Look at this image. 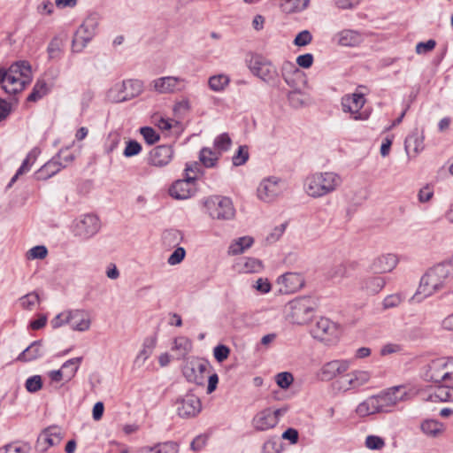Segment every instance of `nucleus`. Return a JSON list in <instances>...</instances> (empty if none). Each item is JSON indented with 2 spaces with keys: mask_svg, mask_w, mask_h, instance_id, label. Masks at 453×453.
Returning <instances> with one entry per match:
<instances>
[{
  "mask_svg": "<svg viewBox=\"0 0 453 453\" xmlns=\"http://www.w3.org/2000/svg\"><path fill=\"white\" fill-rule=\"evenodd\" d=\"M173 155L174 150L171 145L156 146L148 155V164L158 168L165 167L172 161Z\"/></svg>",
  "mask_w": 453,
  "mask_h": 453,
  "instance_id": "20",
  "label": "nucleus"
},
{
  "mask_svg": "<svg viewBox=\"0 0 453 453\" xmlns=\"http://www.w3.org/2000/svg\"><path fill=\"white\" fill-rule=\"evenodd\" d=\"M285 189L284 181L275 176L264 179L257 187V197L265 203L275 200Z\"/></svg>",
  "mask_w": 453,
  "mask_h": 453,
  "instance_id": "11",
  "label": "nucleus"
},
{
  "mask_svg": "<svg viewBox=\"0 0 453 453\" xmlns=\"http://www.w3.org/2000/svg\"><path fill=\"white\" fill-rule=\"evenodd\" d=\"M444 369L446 376V383L453 384V357H445Z\"/></svg>",
  "mask_w": 453,
  "mask_h": 453,
  "instance_id": "64",
  "label": "nucleus"
},
{
  "mask_svg": "<svg viewBox=\"0 0 453 453\" xmlns=\"http://www.w3.org/2000/svg\"><path fill=\"white\" fill-rule=\"evenodd\" d=\"M371 377V373L368 371L355 370L348 373L344 378V383L347 386L346 389H357L367 384Z\"/></svg>",
  "mask_w": 453,
  "mask_h": 453,
  "instance_id": "27",
  "label": "nucleus"
},
{
  "mask_svg": "<svg viewBox=\"0 0 453 453\" xmlns=\"http://www.w3.org/2000/svg\"><path fill=\"white\" fill-rule=\"evenodd\" d=\"M219 157V153L211 148L204 147L199 152V160L206 168L215 167Z\"/></svg>",
  "mask_w": 453,
  "mask_h": 453,
  "instance_id": "35",
  "label": "nucleus"
},
{
  "mask_svg": "<svg viewBox=\"0 0 453 453\" xmlns=\"http://www.w3.org/2000/svg\"><path fill=\"white\" fill-rule=\"evenodd\" d=\"M20 306L28 311L35 309L40 303V297L36 292H30L19 298Z\"/></svg>",
  "mask_w": 453,
  "mask_h": 453,
  "instance_id": "42",
  "label": "nucleus"
},
{
  "mask_svg": "<svg viewBox=\"0 0 453 453\" xmlns=\"http://www.w3.org/2000/svg\"><path fill=\"white\" fill-rule=\"evenodd\" d=\"M176 412L182 418L197 416L202 411V403L198 396L188 393L175 401Z\"/></svg>",
  "mask_w": 453,
  "mask_h": 453,
  "instance_id": "14",
  "label": "nucleus"
},
{
  "mask_svg": "<svg viewBox=\"0 0 453 453\" xmlns=\"http://www.w3.org/2000/svg\"><path fill=\"white\" fill-rule=\"evenodd\" d=\"M444 364H446L445 357L436 358L429 362L424 368V379L437 384L446 383Z\"/></svg>",
  "mask_w": 453,
  "mask_h": 453,
  "instance_id": "22",
  "label": "nucleus"
},
{
  "mask_svg": "<svg viewBox=\"0 0 453 453\" xmlns=\"http://www.w3.org/2000/svg\"><path fill=\"white\" fill-rule=\"evenodd\" d=\"M249 158V151L246 146H240L237 152L233 156L232 162L235 166L242 165Z\"/></svg>",
  "mask_w": 453,
  "mask_h": 453,
  "instance_id": "52",
  "label": "nucleus"
},
{
  "mask_svg": "<svg viewBox=\"0 0 453 453\" xmlns=\"http://www.w3.org/2000/svg\"><path fill=\"white\" fill-rule=\"evenodd\" d=\"M186 251L182 247H178L168 257L167 263L171 265L180 264L185 257Z\"/></svg>",
  "mask_w": 453,
  "mask_h": 453,
  "instance_id": "59",
  "label": "nucleus"
},
{
  "mask_svg": "<svg viewBox=\"0 0 453 453\" xmlns=\"http://www.w3.org/2000/svg\"><path fill=\"white\" fill-rule=\"evenodd\" d=\"M26 389L30 393L39 391L42 387V380L40 375H34L27 379L25 383Z\"/></svg>",
  "mask_w": 453,
  "mask_h": 453,
  "instance_id": "51",
  "label": "nucleus"
},
{
  "mask_svg": "<svg viewBox=\"0 0 453 453\" xmlns=\"http://www.w3.org/2000/svg\"><path fill=\"white\" fill-rule=\"evenodd\" d=\"M142 151V145L134 140L127 142L126 148L124 149L123 155L126 157H131L140 154Z\"/></svg>",
  "mask_w": 453,
  "mask_h": 453,
  "instance_id": "53",
  "label": "nucleus"
},
{
  "mask_svg": "<svg viewBox=\"0 0 453 453\" xmlns=\"http://www.w3.org/2000/svg\"><path fill=\"white\" fill-rule=\"evenodd\" d=\"M230 353V349L226 345L219 344L213 349V355L218 362H223L226 360Z\"/></svg>",
  "mask_w": 453,
  "mask_h": 453,
  "instance_id": "60",
  "label": "nucleus"
},
{
  "mask_svg": "<svg viewBox=\"0 0 453 453\" xmlns=\"http://www.w3.org/2000/svg\"><path fill=\"white\" fill-rule=\"evenodd\" d=\"M277 283L280 293L289 294L299 290L304 284V279L301 273H286L278 278Z\"/></svg>",
  "mask_w": 453,
  "mask_h": 453,
  "instance_id": "23",
  "label": "nucleus"
},
{
  "mask_svg": "<svg viewBox=\"0 0 453 453\" xmlns=\"http://www.w3.org/2000/svg\"><path fill=\"white\" fill-rule=\"evenodd\" d=\"M453 275L451 262H442L429 268L421 277L419 285L410 302L420 303L441 290Z\"/></svg>",
  "mask_w": 453,
  "mask_h": 453,
  "instance_id": "1",
  "label": "nucleus"
},
{
  "mask_svg": "<svg viewBox=\"0 0 453 453\" xmlns=\"http://www.w3.org/2000/svg\"><path fill=\"white\" fill-rule=\"evenodd\" d=\"M34 153H35V150L31 151L27 156V157L22 162V165L18 169L16 174L12 178L11 182L9 183V186H12V184L16 181V180L19 178V175H22L30 170V167L35 159V155Z\"/></svg>",
  "mask_w": 453,
  "mask_h": 453,
  "instance_id": "45",
  "label": "nucleus"
},
{
  "mask_svg": "<svg viewBox=\"0 0 453 453\" xmlns=\"http://www.w3.org/2000/svg\"><path fill=\"white\" fill-rule=\"evenodd\" d=\"M196 177L188 176L183 180H176L170 188L169 194L172 197L184 200L191 197L196 193Z\"/></svg>",
  "mask_w": 453,
  "mask_h": 453,
  "instance_id": "18",
  "label": "nucleus"
},
{
  "mask_svg": "<svg viewBox=\"0 0 453 453\" xmlns=\"http://www.w3.org/2000/svg\"><path fill=\"white\" fill-rule=\"evenodd\" d=\"M143 88L139 80H127L114 84L106 93L108 101L122 103L138 96Z\"/></svg>",
  "mask_w": 453,
  "mask_h": 453,
  "instance_id": "5",
  "label": "nucleus"
},
{
  "mask_svg": "<svg viewBox=\"0 0 453 453\" xmlns=\"http://www.w3.org/2000/svg\"><path fill=\"white\" fill-rule=\"evenodd\" d=\"M288 319L294 324L304 325L308 323L316 310V302L310 296H301L290 301L287 304Z\"/></svg>",
  "mask_w": 453,
  "mask_h": 453,
  "instance_id": "4",
  "label": "nucleus"
},
{
  "mask_svg": "<svg viewBox=\"0 0 453 453\" xmlns=\"http://www.w3.org/2000/svg\"><path fill=\"white\" fill-rule=\"evenodd\" d=\"M140 134L142 135L144 141L149 144H155L159 141L160 136L156 130L150 127H143L140 128Z\"/></svg>",
  "mask_w": 453,
  "mask_h": 453,
  "instance_id": "47",
  "label": "nucleus"
},
{
  "mask_svg": "<svg viewBox=\"0 0 453 453\" xmlns=\"http://www.w3.org/2000/svg\"><path fill=\"white\" fill-rule=\"evenodd\" d=\"M378 402V408L380 413H388L407 395L403 386H395L373 395Z\"/></svg>",
  "mask_w": 453,
  "mask_h": 453,
  "instance_id": "8",
  "label": "nucleus"
},
{
  "mask_svg": "<svg viewBox=\"0 0 453 453\" xmlns=\"http://www.w3.org/2000/svg\"><path fill=\"white\" fill-rule=\"evenodd\" d=\"M63 437L64 434L61 427L58 426H48L39 434L36 448L40 451H46L49 448L58 445Z\"/></svg>",
  "mask_w": 453,
  "mask_h": 453,
  "instance_id": "17",
  "label": "nucleus"
},
{
  "mask_svg": "<svg viewBox=\"0 0 453 453\" xmlns=\"http://www.w3.org/2000/svg\"><path fill=\"white\" fill-rule=\"evenodd\" d=\"M311 335L321 342H332L340 335L338 326L327 318H320L311 330Z\"/></svg>",
  "mask_w": 453,
  "mask_h": 453,
  "instance_id": "12",
  "label": "nucleus"
},
{
  "mask_svg": "<svg viewBox=\"0 0 453 453\" xmlns=\"http://www.w3.org/2000/svg\"><path fill=\"white\" fill-rule=\"evenodd\" d=\"M209 369H211V366L207 360L193 357L185 363L182 373L188 382L203 385L205 373Z\"/></svg>",
  "mask_w": 453,
  "mask_h": 453,
  "instance_id": "10",
  "label": "nucleus"
},
{
  "mask_svg": "<svg viewBox=\"0 0 453 453\" xmlns=\"http://www.w3.org/2000/svg\"><path fill=\"white\" fill-rule=\"evenodd\" d=\"M335 38L338 44L346 47H355L361 43L363 40L362 35L357 31L350 29L339 32Z\"/></svg>",
  "mask_w": 453,
  "mask_h": 453,
  "instance_id": "31",
  "label": "nucleus"
},
{
  "mask_svg": "<svg viewBox=\"0 0 453 453\" xmlns=\"http://www.w3.org/2000/svg\"><path fill=\"white\" fill-rule=\"evenodd\" d=\"M342 182V177L335 172H315L304 179L303 190L311 198H321L337 191Z\"/></svg>",
  "mask_w": 453,
  "mask_h": 453,
  "instance_id": "2",
  "label": "nucleus"
},
{
  "mask_svg": "<svg viewBox=\"0 0 453 453\" xmlns=\"http://www.w3.org/2000/svg\"><path fill=\"white\" fill-rule=\"evenodd\" d=\"M187 81L175 76H165L154 80L151 83L153 89L160 94H172L185 89Z\"/></svg>",
  "mask_w": 453,
  "mask_h": 453,
  "instance_id": "16",
  "label": "nucleus"
},
{
  "mask_svg": "<svg viewBox=\"0 0 453 453\" xmlns=\"http://www.w3.org/2000/svg\"><path fill=\"white\" fill-rule=\"evenodd\" d=\"M236 269L242 273H259L264 269L261 260L255 257H244L236 264Z\"/></svg>",
  "mask_w": 453,
  "mask_h": 453,
  "instance_id": "32",
  "label": "nucleus"
},
{
  "mask_svg": "<svg viewBox=\"0 0 453 453\" xmlns=\"http://www.w3.org/2000/svg\"><path fill=\"white\" fill-rule=\"evenodd\" d=\"M386 285V280L380 276H371L365 278L361 282V288L370 295L380 292Z\"/></svg>",
  "mask_w": 453,
  "mask_h": 453,
  "instance_id": "33",
  "label": "nucleus"
},
{
  "mask_svg": "<svg viewBox=\"0 0 453 453\" xmlns=\"http://www.w3.org/2000/svg\"><path fill=\"white\" fill-rule=\"evenodd\" d=\"M280 445L277 440L270 439L266 441L262 448V453H280Z\"/></svg>",
  "mask_w": 453,
  "mask_h": 453,
  "instance_id": "62",
  "label": "nucleus"
},
{
  "mask_svg": "<svg viewBox=\"0 0 453 453\" xmlns=\"http://www.w3.org/2000/svg\"><path fill=\"white\" fill-rule=\"evenodd\" d=\"M99 24V17L96 13L89 14L77 29L73 39L74 51H81L96 35Z\"/></svg>",
  "mask_w": 453,
  "mask_h": 453,
  "instance_id": "6",
  "label": "nucleus"
},
{
  "mask_svg": "<svg viewBox=\"0 0 453 453\" xmlns=\"http://www.w3.org/2000/svg\"><path fill=\"white\" fill-rule=\"evenodd\" d=\"M178 444L173 441L157 443L153 447H144L141 449L142 453H178Z\"/></svg>",
  "mask_w": 453,
  "mask_h": 453,
  "instance_id": "37",
  "label": "nucleus"
},
{
  "mask_svg": "<svg viewBox=\"0 0 453 453\" xmlns=\"http://www.w3.org/2000/svg\"><path fill=\"white\" fill-rule=\"evenodd\" d=\"M365 101L363 94L353 93L346 95L342 98V111L350 113L355 120H366L370 113L366 111H361Z\"/></svg>",
  "mask_w": 453,
  "mask_h": 453,
  "instance_id": "13",
  "label": "nucleus"
},
{
  "mask_svg": "<svg viewBox=\"0 0 453 453\" xmlns=\"http://www.w3.org/2000/svg\"><path fill=\"white\" fill-rule=\"evenodd\" d=\"M47 51L50 58H58L61 51L59 39L53 38L48 45Z\"/></svg>",
  "mask_w": 453,
  "mask_h": 453,
  "instance_id": "61",
  "label": "nucleus"
},
{
  "mask_svg": "<svg viewBox=\"0 0 453 453\" xmlns=\"http://www.w3.org/2000/svg\"><path fill=\"white\" fill-rule=\"evenodd\" d=\"M100 229V220L94 214H85L75 220L74 234L84 239L95 235Z\"/></svg>",
  "mask_w": 453,
  "mask_h": 453,
  "instance_id": "15",
  "label": "nucleus"
},
{
  "mask_svg": "<svg viewBox=\"0 0 453 453\" xmlns=\"http://www.w3.org/2000/svg\"><path fill=\"white\" fill-rule=\"evenodd\" d=\"M404 298L402 293L388 295L384 298L382 306L385 310L397 307L403 302Z\"/></svg>",
  "mask_w": 453,
  "mask_h": 453,
  "instance_id": "46",
  "label": "nucleus"
},
{
  "mask_svg": "<svg viewBox=\"0 0 453 453\" xmlns=\"http://www.w3.org/2000/svg\"><path fill=\"white\" fill-rule=\"evenodd\" d=\"M48 93V86L44 81H37L32 92L27 97V101L35 102Z\"/></svg>",
  "mask_w": 453,
  "mask_h": 453,
  "instance_id": "43",
  "label": "nucleus"
},
{
  "mask_svg": "<svg viewBox=\"0 0 453 453\" xmlns=\"http://www.w3.org/2000/svg\"><path fill=\"white\" fill-rule=\"evenodd\" d=\"M153 342H145L143 343L142 349L139 351L138 355L136 356L134 359V365L138 367H141L144 365L146 360L150 357L153 350Z\"/></svg>",
  "mask_w": 453,
  "mask_h": 453,
  "instance_id": "44",
  "label": "nucleus"
},
{
  "mask_svg": "<svg viewBox=\"0 0 453 453\" xmlns=\"http://www.w3.org/2000/svg\"><path fill=\"white\" fill-rule=\"evenodd\" d=\"M436 42L430 39L426 42H420L416 45V52L418 54H426L434 49Z\"/></svg>",
  "mask_w": 453,
  "mask_h": 453,
  "instance_id": "63",
  "label": "nucleus"
},
{
  "mask_svg": "<svg viewBox=\"0 0 453 453\" xmlns=\"http://www.w3.org/2000/svg\"><path fill=\"white\" fill-rule=\"evenodd\" d=\"M165 242L170 245H178L183 240V234L180 230L170 229L164 233Z\"/></svg>",
  "mask_w": 453,
  "mask_h": 453,
  "instance_id": "49",
  "label": "nucleus"
},
{
  "mask_svg": "<svg viewBox=\"0 0 453 453\" xmlns=\"http://www.w3.org/2000/svg\"><path fill=\"white\" fill-rule=\"evenodd\" d=\"M441 425L435 420H426L421 424V430L424 434L435 436L441 432Z\"/></svg>",
  "mask_w": 453,
  "mask_h": 453,
  "instance_id": "48",
  "label": "nucleus"
},
{
  "mask_svg": "<svg viewBox=\"0 0 453 453\" xmlns=\"http://www.w3.org/2000/svg\"><path fill=\"white\" fill-rule=\"evenodd\" d=\"M310 0H280V10L288 14L300 12L303 11L309 4Z\"/></svg>",
  "mask_w": 453,
  "mask_h": 453,
  "instance_id": "36",
  "label": "nucleus"
},
{
  "mask_svg": "<svg viewBox=\"0 0 453 453\" xmlns=\"http://www.w3.org/2000/svg\"><path fill=\"white\" fill-rule=\"evenodd\" d=\"M453 384L441 383L435 389L434 393L431 395V398L434 401L439 402H450L453 401Z\"/></svg>",
  "mask_w": 453,
  "mask_h": 453,
  "instance_id": "38",
  "label": "nucleus"
},
{
  "mask_svg": "<svg viewBox=\"0 0 453 453\" xmlns=\"http://www.w3.org/2000/svg\"><path fill=\"white\" fill-rule=\"evenodd\" d=\"M210 216L219 220H229L234 217L235 210L230 198L212 196L204 202Z\"/></svg>",
  "mask_w": 453,
  "mask_h": 453,
  "instance_id": "7",
  "label": "nucleus"
},
{
  "mask_svg": "<svg viewBox=\"0 0 453 453\" xmlns=\"http://www.w3.org/2000/svg\"><path fill=\"white\" fill-rule=\"evenodd\" d=\"M48 250L45 246L38 245L30 249L27 253L28 259H42L47 256Z\"/></svg>",
  "mask_w": 453,
  "mask_h": 453,
  "instance_id": "58",
  "label": "nucleus"
},
{
  "mask_svg": "<svg viewBox=\"0 0 453 453\" xmlns=\"http://www.w3.org/2000/svg\"><path fill=\"white\" fill-rule=\"evenodd\" d=\"M312 38V35L309 30H303L296 35L294 39V44L298 47H304L311 42Z\"/></svg>",
  "mask_w": 453,
  "mask_h": 453,
  "instance_id": "55",
  "label": "nucleus"
},
{
  "mask_svg": "<svg viewBox=\"0 0 453 453\" xmlns=\"http://www.w3.org/2000/svg\"><path fill=\"white\" fill-rule=\"evenodd\" d=\"M31 81V67L21 61L12 65L6 71L3 88L6 93L16 94L22 91Z\"/></svg>",
  "mask_w": 453,
  "mask_h": 453,
  "instance_id": "3",
  "label": "nucleus"
},
{
  "mask_svg": "<svg viewBox=\"0 0 453 453\" xmlns=\"http://www.w3.org/2000/svg\"><path fill=\"white\" fill-rule=\"evenodd\" d=\"M254 243V239L251 236H242L233 241L228 248L229 255H239L243 253Z\"/></svg>",
  "mask_w": 453,
  "mask_h": 453,
  "instance_id": "34",
  "label": "nucleus"
},
{
  "mask_svg": "<svg viewBox=\"0 0 453 453\" xmlns=\"http://www.w3.org/2000/svg\"><path fill=\"white\" fill-rule=\"evenodd\" d=\"M232 144V140L227 133H223L218 135L213 142L214 150L219 153L221 156L222 152L227 151Z\"/></svg>",
  "mask_w": 453,
  "mask_h": 453,
  "instance_id": "41",
  "label": "nucleus"
},
{
  "mask_svg": "<svg viewBox=\"0 0 453 453\" xmlns=\"http://www.w3.org/2000/svg\"><path fill=\"white\" fill-rule=\"evenodd\" d=\"M351 361L348 359H335L322 365L319 371L321 380L329 381L344 373L350 367Z\"/></svg>",
  "mask_w": 453,
  "mask_h": 453,
  "instance_id": "19",
  "label": "nucleus"
},
{
  "mask_svg": "<svg viewBox=\"0 0 453 453\" xmlns=\"http://www.w3.org/2000/svg\"><path fill=\"white\" fill-rule=\"evenodd\" d=\"M275 380L280 388L286 389L293 383L294 377L290 372H282L276 375Z\"/></svg>",
  "mask_w": 453,
  "mask_h": 453,
  "instance_id": "56",
  "label": "nucleus"
},
{
  "mask_svg": "<svg viewBox=\"0 0 453 453\" xmlns=\"http://www.w3.org/2000/svg\"><path fill=\"white\" fill-rule=\"evenodd\" d=\"M63 167H65L63 162H59L56 157H53L35 173V178L39 180H45L58 173Z\"/></svg>",
  "mask_w": 453,
  "mask_h": 453,
  "instance_id": "30",
  "label": "nucleus"
},
{
  "mask_svg": "<svg viewBox=\"0 0 453 453\" xmlns=\"http://www.w3.org/2000/svg\"><path fill=\"white\" fill-rule=\"evenodd\" d=\"M44 353L42 341H35L18 356L17 361L31 362L43 357Z\"/></svg>",
  "mask_w": 453,
  "mask_h": 453,
  "instance_id": "28",
  "label": "nucleus"
},
{
  "mask_svg": "<svg viewBox=\"0 0 453 453\" xmlns=\"http://www.w3.org/2000/svg\"><path fill=\"white\" fill-rule=\"evenodd\" d=\"M248 66L250 72L259 79L267 83L273 82L277 78L275 66L261 55H251L248 60Z\"/></svg>",
  "mask_w": 453,
  "mask_h": 453,
  "instance_id": "9",
  "label": "nucleus"
},
{
  "mask_svg": "<svg viewBox=\"0 0 453 453\" xmlns=\"http://www.w3.org/2000/svg\"><path fill=\"white\" fill-rule=\"evenodd\" d=\"M252 427L257 432H265L277 426V419L273 409L265 408L255 414L251 420Z\"/></svg>",
  "mask_w": 453,
  "mask_h": 453,
  "instance_id": "24",
  "label": "nucleus"
},
{
  "mask_svg": "<svg viewBox=\"0 0 453 453\" xmlns=\"http://www.w3.org/2000/svg\"><path fill=\"white\" fill-rule=\"evenodd\" d=\"M82 359V357L71 358L65 361L59 370L50 371L48 375L50 380L55 382H59L62 380L69 381L74 377Z\"/></svg>",
  "mask_w": 453,
  "mask_h": 453,
  "instance_id": "21",
  "label": "nucleus"
},
{
  "mask_svg": "<svg viewBox=\"0 0 453 453\" xmlns=\"http://www.w3.org/2000/svg\"><path fill=\"white\" fill-rule=\"evenodd\" d=\"M29 448L26 444L19 442L10 443L0 449V453H28Z\"/></svg>",
  "mask_w": 453,
  "mask_h": 453,
  "instance_id": "54",
  "label": "nucleus"
},
{
  "mask_svg": "<svg viewBox=\"0 0 453 453\" xmlns=\"http://www.w3.org/2000/svg\"><path fill=\"white\" fill-rule=\"evenodd\" d=\"M413 147V150L416 154L420 152L423 150V138L419 137L418 134H412L408 136L405 139V149Z\"/></svg>",
  "mask_w": 453,
  "mask_h": 453,
  "instance_id": "50",
  "label": "nucleus"
},
{
  "mask_svg": "<svg viewBox=\"0 0 453 453\" xmlns=\"http://www.w3.org/2000/svg\"><path fill=\"white\" fill-rule=\"evenodd\" d=\"M192 349L191 341L184 336L176 337L172 349L176 351L179 357H185Z\"/></svg>",
  "mask_w": 453,
  "mask_h": 453,
  "instance_id": "40",
  "label": "nucleus"
},
{
  "mask_svg": "<svg viewBox=\"0 0 453 453\" xmlns=\"http://www.w3.org/2000/svg\"><path fill=\"white\" fill-rule=\"evenodd\" d=\"M398 264V258L395 254H384L379 256L372 262L370 269L374 273H386L392 272Z\"/></svg>",
  "mask_w": 453,
  "mask_h": 453,
  "instance_id": "25",
  "label": "nucleus"
},
{
  "mask_svg": "<svg viewBox=\"0 0 453 453\" xmlns=\"http://www.w3.org/2000/svg\"><path fill=\"white\" fill-rule=\"evenodd\" d=\"M378 406V402L372 395L359 403L355 410V412L359 418H365L371 415L380 413Z\"/></svg>",
  "mask_w": 453,
  "mask_h": 453,
  "instance_id": "29",
  "label": "nucleus"
},
{
  "mask_svg": "<svg viewBox=\"0 0 453 453\" xmlns=\"http://www.w3.org/2000/svg\"><path fill=\"white\" fill-rule=\"evenodd\" d=\"M385 446L384 440L377 435H368L365 439V447L369 449L378 450Z\"/></svg>",
  "mask_w": 453,
  "mask_h": 453,
  "instance_id": "57",
  "label": "nucleus"
},
{
  "mask_svg": "<svg viewBox=\"0 0 453 453\" xmlns=\"http://www.w3.org/2000/svg\"><path fill=\"white\" fill-rule=\"evenodd\" d=\"M69 325L74 331L84 332L90 328L91 319L89 314L84 310L68 311Z\"/></svg>",
  "mask_w": 453,
  "mask_h": 453,
  "instance_id": "26",
  "label": "nucleus"
},
{
  "mask_svg": "<svg viewBox=\"0 0 453 453\" xmlns=\"http://www.w3.org/2000/svg\"><path fill=\"white\" fill-rule=\"evenodd\" d=\"M229 83V76L224 73L212 75L208 80V86L214 92H222Z\"/></svg>",
  "mask_w": 453,
  "mask_h": 453,
  "instance_id": "39",
  "label": "nucleus"
}]
</instances>
